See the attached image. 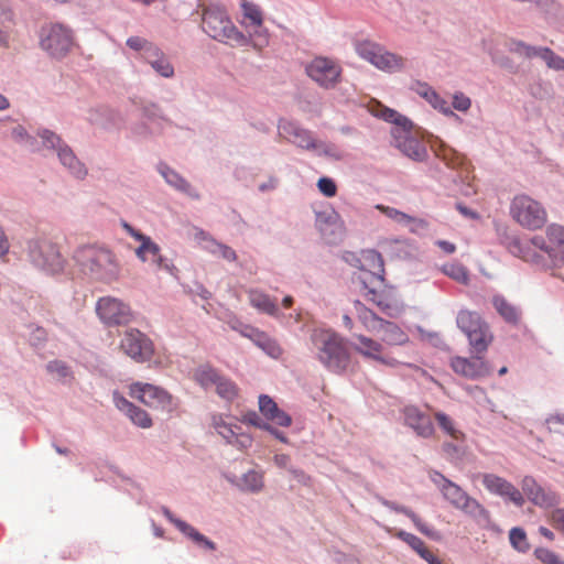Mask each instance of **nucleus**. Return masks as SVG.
I'll return each mask as SVG.
<instances>
[{"mask_svg":"<svg viewBox=\"0 0 564 564\" xmlns=\"http://www.w3.org/2000/svg\"><path fill=\"white\" fill-rule=\"evenodd\" d=\"M509 541L511 546L519 553H527L531 547L527 533L522 528H512L509 531Z\"/></svg>","mask_w":564,"mask_h":564,"instance_id":"39","label":"nucleus"},{"mask_svg":"<svg viewBox=\"0 0 564 564\" xmlns=\"http://www.w3.org/2000/svg\"><path fill=\"white\" fill-rule=\"evenodd\" d=\"M370 112L378 118L394 123L391 128L393 145L405 156L414 161L425 160L427 156L426 145L405 117L380 102L371 105Z\"/></svg>","mask_w":564,"mask_h":564,"instance_id":"2","label":"nucleus"},{"mask_svg":"<svg viewBox=\"0 0 564 564\" xmlns=\"http://www.w3.org/2000/svg\"><path fill=\"white\" fill-rule=\"evenodd\" d=\"M456 324L467 336L471 352H486L494 337L488 324L478 313L469 310H460L456 317Z\"/></svg>","mask_w":564,"mask_h":564,"instance_id":"8","label":"nucleus"},{"mask_svg":"<svg viewBox=\"0 0 564 564\" xmlns=\"http://www.w3.org/2000/svg\"><path fill=\"white\" fill-rule=\"evenodd\" d=\"M383 505L390 509H392L393 511L395 512H400V513H403L405 514L408 518L411 519V521L413 522V524L415 525V528L424 535L429 536V538H435L436 535V532L430 527L427 525L425 522H423L421 520L420 517H417L412 510H410L409 508L406 507H403V506H399V505H395L394 502H391V501H383Z\"/></svg>","mask_w":564,"mask_h":564,"instance_id":"29","label":"nucleus"},{"mask_svg":"<svg viewBox=\"0 0 564 564\" xmlns=\"http://www.w3.org/2000/svg\"><path fill=\"white\" fill-rule=\"evenodd\" d=\"M129 394L152 409L171 412L174 408L172 395L164 389L150 383H132L129 388Z\"/></svg>","mask_w":564,"mask_h":564,"instance_id":"13","label":"nucleus"},{"mask_svg":"<svg viewBox=\"0 0 564 564\" xmlns=\"http://www.w3.org/2000/svg\"><path fill=\"white\" fill-rule=\"evenodd\" d=\"M442 448L449 459H458L463 454L462 447L453 443H444Z\"/></svg>","mask_w":564,"mask_h":564,"instance_id":"62","label":"nucleus"},{"mask_svg":"<svg viewBox=\"0 0 564 564\" xmlns=\"http://www.w3.org/2000/svg\"><path fill=\"white\" fill-rule=\"evenodd\" d=\"M164 54L161 52V50L155 46L153 43L148 47V50L144 52L142 57L150 64H154L158 59L163 57Z\"/></svg>","mask_w":564,"mask_h":564,"instance_id":"61","label":"nucleus"},{"mask_svg":"<svg viewBox=\"0 0 564 564\" xmlns=\"http://www.w3.org/2000/svg\"><path fill=\"white\" fill-rule=\"evenodd\" d=\"M46 369L48 372L55 375L59 379L70 376V370L67 365L61 360H54L47 364Z\"/></svg>","mask_w":564,"mask_h":564,"instance_id":"52","label":"nucleus"},{"mask_svg":"<svg viewBox=\"0 0 564 564\" xmlns=\"http://www.w3.org/2000/svg\"><path fill=\"white\" fill-rule=\"evenodd\" d=\"M507 248L514 257L547 269L564 264V227L550 225L545 236L538 235L530 240L510 237Z\"/></svg>","mask_w":564,"mask_h":564,"instance_id":"1","label":"nucleus"},{"mask_svg":"<svg viewBox=\"0 0 564 564\" xmlns=\"http://www.w3.org/2000/svg\"><path fill=\"white\" fill-rule=\"evenodd\" d=\"M318 360L329 370L343 373L350 364L344 339L332 330L315 329L311 336Z\"/></svg>","mask_w":564,"mask_h":564,"instance_id":"4","label":"nucleus"},{"mask_svg":"<svg viewBox=\"0 0 564 564\" xmlns=\"http://www.w3.org/2000/svg\"><path fill=\"white\" fill-rule=\"evenodd\" d=\"M250 304L259 311L269 315H275L278 312L276 303L268 295L257 290L248 293Z\"/></svg>","mask_w":564,"mask_h":564,"instance_id":"32","label":"nucleus"},{"mask_svg":"<svg viewBox=\"0 0 564 564\" xmlns=\"http://www.w3.org/2000/svg\"><path fill=\"white\" fill-rule=\"evenodd\" d=\"M497 312L509 323H517L520 318L519 310L509 303L503 296L497 295L492 299Z\"/></svg>","mask_w":564,"mask_h":564,"instance_id":"35","label":"nucleus"},{"mask_svg":"<svg viewBox=\"0 0 564 564\" xmlns=\"http://www.w3.org/2000/svg\"><path fill=\"white\" fill-rule=\"evenodd\" d=\"M241 9H242V12H243V17L248 20H250V22L256 25V26H262V23H263V15H262V11L260 10V8L252 3V2H249L247 0H241Z\"/></svg>","mask_w":564,"mask_h":564,"instance_id":"44","label":"nucleus"},{"mask_svg":"<svg viewBox=\"0 0 564 564\" xmlns=\"http://www.w3.org/2000/svg\"><path fill=\"white\" fill-rule=\"evenodd\" d=\"M405 423L421 437H431L434 434V425L430 415L421 412L415 406H408L404 410Z\"/></svg>","mask_w":564,"mask_h":564,"instance_id":"21","label":"nucleus"},{"mask_svg":"<svg viewBox=\"0 0 564 564\" xmlns=\"http://www.w3.org/2000/svg\"><path fill=\"white\" fill-rule=\"evenodd\" d=\"M315 226L323 235L334 234L340 228V216L333 208H327L316 213Z\"/></svg>","mask_w":564,"mask_h":564,"instance_id":"27","label":"nucleus"},{"mask_svg":"<svg viewBox=\"0 0 564 564\" xmlns=\"http://www.w3.org/2000/svg\"><path fill=\"white\" fill-rule=\"evenodd\" d=\"M214 388L217 394L227 401H232L238 397L239 389L237 384L231 379L223 375Z\"/></svg>","mask_w":564,"mask_h":564,"instance_id":"38","label":"nucleus"},{"mask_svg":"<svg viewBox=\"0 0 564 564\" xmlns=\"http://www.w3.org/2000/svg\"><path fill=\"white\" fill-rule=\"evenodd\" d=\"M73 43L72 31L63 24L52 23L41 29L40 45L53 57H64Z\"/></svg>","mask_w":564,"mask_h":564,"instance_id":"11","label":"nucleus"},{"mask_svg":"<svg viewBox=\"0 0 564 564\" xmlns=\"http://www.w3.org/2000/svg\"><path fill=\"white\" fill-rule=\"evenodd\" d=\"M135 254L143 262L148 260L156 262L160 260V247L150 237H147L135 249Z\"/></svg>","mask_w":564,"mask_h":564,"instance_id":"37","label":"nucleus"},{"mask_svg":"<svg viewBox=\"0 0 564 564\" xmlns=\"http://www.w3.org/2000/svg\"><path fill=\"white\" fill-rule=\"evenodd\" d=\"M423 97L432 105L433 108L437 109L444 115L455 116L453 110L449 108L447 101L444 98H442L435 90H425Z\"/></svg>","mask_w":564,"mask_h":564,"instance_id":"43","label":"nucleus"},{"mask_svg":"<svg viewBox=\"0 0 564 564\" xmlns=\"http://www.w3.org/2000/svg\"><path fill=\"white\" fill-rule=\"evenodd\" d=\"M357 53L377 68L384 72H397L403 67V58L386 51L382 46L370 41L360 42Z\"/></svg>","mask_w":564,"mask_h":564,"instance_id":"12","label":"nucleus"},{"mask_svg":"<svg viewBox=\"0 0 564 564\" xmlns=\"http://www.w3.org/2000/svg\"><path fill=\"white\" fill-rule=\"evenodd\" d=\"M113 402L116 406L132 421L133 424L142 429H149L152 425V420L147 411L135 406L117 392L113 393Z\"/></svg>","mask_w":564,"mask_h":564,"instance_id":"22","label":"nucleus"},{"mask_svg":"<svg viewBox=\"0 0 564 564\" xmlns=\"http://www.w3.org/2000/svg\"><path fill=\"white\" fill-rule=\"evenodd\" d=\"M533 555L543 564H563L558 555L546 547H536L533 552Z\"/></svg>","mask_w":564,"mask_h":564,"instance_id":"51","label":"nucleus"},{"mask_svg":"<svg viewBox=\"0 0 564 564\" xmlns=\"http://www.w3.org/2000/svg\"><path fill=\"white\" fill-rule=\"evenodd\" d=\"M161 174L170 185L174 186L178 191L185 193L189 192V183L186 180H184L181 175H178L175 171L164 166L161 169Z\"/></svg>","mask_w":564,"mask_h":564,"instance_id":"41","label":"nucleus"},{"mask_svg":"<svg viewBox=\"0 0 564 564\" xmlns=\"http://www.w3.org/2000/svg\"><path fill=\"white\" fill-rule=\"evenodd\" d=\"M75 260L85 274L102 281L113 282L118 280L121 271L116 254L104 247L84 246L76 250Z\"/></svg>","mask_w":564,"mask_h":564,"instance_id":"3","label":"nucleus"},{"mask_svg":"<svg viewBox=\"0 0 564 564\" xmlns=\"http://www.w3.org/2000/svg\"><path fill=\"white\" fill-rule=\"evenodd\" d=\"M359 262L361 272L358 275V280L366 291V299L376 303L382 311H387L390 305L376 290V288L383 283L384 264L381 254L372 249L364 250L360 254Z\"/></svg>","mask_w":564,"mask_h":564,"instance_id":"7","label":"nucleus"},{"mask_svg":"<svg viewBox=\"0 0 564 564\" xmlns=\"http://www.w3.org/2000/svg\"><path fill=\"white\" fill-rule=\"evenodd\" d=\"M431 480L437 486L444 499L452 507L463 511L465 514L474 518L479 522H488L490 519L488 510L479 503L478 500L470 497L457 484L447 479L438 471H432Z\"/></svg>","mask_w":564,"mask_h":564,"instance_id":"6","label":"nucleus"},{"mask_svg":"<svg viewBox=\"0 0 564 564\" xmlns=\"http://www.w3.org/2000/svg\"><path fill=\"white\" fill-rule=\"evenodd\" d=\"M253 344L271 358L278 359L283 354V349L278 344V341L262 330H260V333L254 336Z\"/></svg>","mask_w":564,"mask_h":564,"instance_id":"33","label":"nucleus"},{"mask_svg":"<svg viewBox=\"0 0 564 564\" xmlns=\"http://www.w3.org/2000/svg\"><path fill=\"white\" fill-rule=\"evenodd\" d=\"M376 209H378L383 215H386L387 217L393 219L397 223L408 224V223H411L413 220V218L411 216H409L405 213L400 212V210H398V209H395L393 207H389V206H384V205L378 204V205H376Z\"/></svg>","mask_w":564,"mask_h":564,"instance_id":"49","label":"nucleus"},{"mask_svg":"<svg viewBox=\"0 0 564 564\" xmlns=\"http://www.w3.org/2000/svg\"><path fill=\"white\" fill-rule=\"evenodd\" d=\"M436 154L445 162L447 166L453 169L463 165L465 160L460 153L447 147L441 148Z\"/></svg>","mask_w":564,"mask_h":564,"instance_id":"47","label":"nucleus"},{"mask_svg":"<svg viewBox=\"0 0 564 564\" xmlns=\"http://www.w3.org/2000/svg\"><path fill=\"white\" fill-rule=\"evenodd\" d=\"M532 503L540 508H552L560 503V496L550 489L541 487L535 497H532Z\"/></svg>","mask_w":564,"mask_h":564,"instance_id":"40","label":"nucleus"},{"mask_svg":"<svg viewBox=\"0 0 564 564\" xmlns=\"http://www.w3.org/2000/svg\"><path fill=\"white\" fill-rule=\"evenodd\" d=\"M521 487L530 501H532V497H535V495L541 489V486L531 476H525L522 479Z\"/></svg>","mask_w":564,"mask_h":564,"instance_id":"54","label":"nucleus"},{"mask_svg":"<svg viewBox=\"0 0 564 564\" xmlns=\"http://www.w3.org/2000/svg\"><path fill=\"white\" fill-rule=\"evenodd\" d=\"M356 312L358 314V318L362 323V325L369 332H377L379 326L382 324L384 319L378 317L373 312L368 310L361 302L356 301L354 303Z\"/></svg>","mask_w":564,"mask_h":564,"instance_id":"34","label":"nucleus"},{"mask_svg":"<svg viewBox=\"0 0 564 564\" xmlns=\"http://www.w3.org/2000/svg\"><path fill=\"white\" fill-rule=\"evenodd\" d=\"M96 312L99 318L109 326L128 324L132 318L129 305L111 296L99 299Z\"/></svg>","mask_w":564,"mask_h":564,"instance_id":"16","label":"nucleus"},{"mask_svg":"<svg viewBox=\"0 0 564 564\" xmlns=\"http://www.w3.org/2000/svg\"><path fill=\"white\" fill-rule=\"evenodd\" d=\"M163 513L184 535L189 538L198 546L208 549L210 551L216 550V544L213 541H210L208 538H206L205 535L199 533L191 524L186 523L185 521L174 518L172 512L169 509L164 508Z\"/></svg>","mask_w":564,"mask_h":564,"instance_id":"25","label":"nucleus"},{"mask_svg":"<svg viewBox=\"0 0 564 564\" xmlns=\"http://www.w3.org/2000/svg\"><path fill=\"white\" fill-rule=\"evenodd\" d=\"M443 272L459 283L467 284L469 281L468 271L462 264H458V263L445 264L443 267Z\"/></svg>","mask_w":564,"mask_h":564,"instance_id":"45","label":"nucleus"},{"mask_svg":"<svg viewBox=\"0 0 564 564\" xmlns=\"http://www.w3.org/2000/svg\"><path fill=\"white\" fill-rule=\"evenodd\" d=\"M57 155L61 163L69 170V172L77 178H84L87 175L85 165L79 162L72 149L63 144L57 150Z\"/></svg>","mask_w":564,"mask_h":564,"instance_id":"26","label":"nucleus"},{"mask_svg":"<svg viewBox=\"0 0 564 564\" xmlns=\"http://www.w3.org/2000/svg\"><path fill=\"white\" fill-rule=\"evenodd\" d=\"M120 349L137 362H145L154 354L151 339L135 328H129L124 332L120 341Z\"/></svg>","mask_w":564,"mask_h":564,"instance_id":"15","label":"nucleus"},{"mask_svg":"<svg viewBox=\"0 0 564 564\" xmlns=\"http://www.w3.org/2000/svg\"><path fill=\"white\" fill-rule=\"evenodd\" d=\"M306 74L323 88H333L340 80L343 69L334 59L315 57L306 65Z\"/></svg>","mask_w":564,"mask_h":564,"instance_id":"14","label":"nucleus"},{"mask_svg":"<svg viewBox=\"0 0 564 564\" xmlns=\"http://www.w3.org/2000/svg\"><path fill=\"white\" fill-rule=\"evenodd\" d=\"M538 57L543 59L550 68H553L555 70H563L564 69V58L561 57L560 55H556L549 47H541V48H539V56Z\"/></svg>","mask_w":564,"mask_h":564,"instance_id":"46","label":"nucleus"},{"mask_svg":"<svg viewBox=\"0 0 564 564\" xmlns=\"http://www.w3.org/2000/svg\"><path fill=\"white\" fill-rule=\"evenodd\" d=\"M220 377L221 373L209 365L199 366L194 371V380L205 390L215 387Z\"/></svg>","mask_w":564,"mask_h":564,"instance_id":"31","label":"nucleus"},{"mask_svg":"<svg viewBox=\"0 0 564 564\" xmlns=\"http://www.w3.org/2000/svg\"><path fill=\"white\" fill-rule=\"evenodd\" d=\"M152 43L148 40L140 36H131L127 40V45L134 51H139L144 54V52L150 47Z\"/></svg>","mask_w":564,"mask_h":564,"instance_id":"58","label":"nucleus"},{"mask_svg":"<svg viewBox=\"0 0 564 564\" xmlns=\"http://www.w3.org/2000/svg\"><path fill=\"white\" fill-rule=\"evenodd\" d=\"M278 131L280 137L305 150L316 149V140L312 132L302 128L294 121L282 119L279 121Z\"/></svg>","mask_w":564,"mask_h":564,"instance_id":"18","label":"nucleus"},{"mask_svg":"<svg viewBox=\"0 0 564 564\" xmlns=\"http://www.w3.org/2000/svg\"><path fill=\"white\" fill-rule=\"evenodd\" d=\"M471 106V100L469 97L464 95L463 93H456L453 96V108L458 111H467Z\"/></svg>","mask_w":564,"mask_h":564,"instance_id":"57","label":"nucleus"},{"mask_svg":"<svg viewBox=\"0 0 564 564\" xmlns=\"http://www.w3.org/2000/svg\"><path fill=\"white\" fill-rule=\"evenodd\" d=\"M394 536L406 543L420 556L427 550L423 540L412 533L399 530L394 533Z\"/></svg>","mask_w":564,"mask_h":564,"instance_id":"42","label":"nucleus"},{"mask_svg":"<svg viewBox=\"0 0 564 564\" xmlns=\"http://www.w3.org/2000/svg\"><path fill=\"white\" fill-rule=\"evenodd\" d=\"M382 332V341L390 346H402L409 341V336L394 323L383 321L378 330Z\"/></svg>","mask_w":564,"mask_h":564,"instance_id":"28","label":"nucleus"},{"mask_svg":"<svg viewBox=\"0 0 564 564\" xmlns=\"http://www.w3.org/2000/svg\"><path fill=\"white\" fill-rule=\"evenodd\" d=\"M243 423H248L250 425L263 429V430H271V425L263 422L262 419L254 412H248L242 416L241 420Z\"/></svg>","mask_w":564,"mask_h":564,"instance_id":"59","label":"nucleus"},{"mask_svg":"<svg viewBox=\"0 0 564 564\" xmlns=\"http://www.w3.org/2000/svg\"><path fill=\"white\" fill-rule=\"evenodd\" d=\"M356 339L357 343L352 345V348L362 357L378 361L388 367H395L399 365L397 359L392 357H386L383 355L384 347L381 343L364 335H357Z\"/></svg>","mask_w":564,"mask_h":564,"instance_id":"19","label":"nucleus"},{"mask_svg":"<svg viewBox=\"0 0 564 564\" xmlns=\"http://www.w3.org/2000/svg\"><path fill=\"white\" fill-rule=\"evenodd\" d=\"M241 327L239 329V334L246 338H249L252 343L254 341V336L260 333V329L250 326V325H243L239 324Z\"/></svg>","mask_w":564,"mask_h":564,"instance_id":"64","label":"nucleus"},{"mask_svg":"<svg viewBox=\"0 0 564 564\" xmlns=\"http://www.w3.org/2000/svg\"><path fill=\"white\" fill-rule=\"evenodd\" d=\"M0 22L2 24L13 22V13L7 0H0Z\"/></svg>","mask_w":564,"mask_h":564,"instance_id":"63","label":"nucleus"},{"mask_svg":"<svg viewBox=\"0 0 564 564\" xmlns=\"http://www.w3.org/2000/svg\"><path fill=\"white\" fill-rule=\"evenodd\" d=\"M317 187L326 197H334L337 193V185L329 177H321L317 182Z\"/></svg>","mask_w":564,"mask_h":564,"instance_id":"55","label":"nucleus"},{"mask_svg":"<svg viewBox=\"0 0 564 564\" xmlns=\"http://www.w3.org/2000/svg\"><path fill=\"white\" fill-rule=\"evenodd\" d=\"M510 215L517 224L529 230L541 229L547 220V213L542 204L525 194L514 196Z\"/></svg>","mask_w":564,"mask_h":564,"instance_id":"9","label":"nucleus"},{"mask_svg":"<svg viewBox=\"0 0 564 564\" xmlns=\"http://www.w3.org/2000/svg\"><path fill=\"white\" fill-rule=\"evenodd\" d=\"M481 354L471 358L455 356L451 359L453 371L468 379L484 378L491 372L489 365L482 359Z\"/></svg>","mask_w":564,"mask_h":564,"instance_id":"17","label":"nucleus"},{"mask_svg":"<svg viewBox=\"0 0 564 564\" xmlns=\"http://www.w3.org/2000/svg\"><path fill=\"white\" fill-rule=\"evenodd\" d=\"M539 48L540 47H535V46H531V45H528L521 41H513L511 44H510V51L520 55V56H523L525 58H533V57H538L539 56Z\"/></svg>","mask_w":564,"mask_h":564,"instance_id":"50","label":"nucleus"},{"mask_svg":"<svg viewBox=\"0 0 564 564\" xmlns=\"http://www.w3.org/2000/svg\"><path fill=\"white\" fill-rule=\"evenodd\" d=\"M202 28L212 39L225 44L243 46L248 43L247 36L236 28L227 12L218 6H208L203 9Z\"/></svg>","mask_w":564,"mask_h":564,"instance_id":"5","label":"nucleus"},{"mask_svg":"<svg viewBox=\"0 0 564 564\" xmlns=\"http://www.w3.org/2000/svg\"><path fill=\"white\" fill-rule=\"evenodd\" d=\"M151 66L156 73H159L163 77L169 78L174 75V68L165 55L156 62H154V64H152Z\"/></svg>","mask_w":564,"mask_h":564,"instance_id":"53","label":"nucleus"},{"mask_svg":"<svg viewBox=\"0 0 564 564\" xmlns=\"http://www.w3.org/2000/svg\"><path fill=\"white\" fill-rule=\"evenodd\" d=\"M434 417L438 426L453 440L462 442L465 440V434L456 427L454 420L446 413L436 412Z\"/></svg>","mask_w":564,"mask_h":564,"instance_id":"36","label":"nucleus"},{"mask_svg":"<svg viewBox=\"0 0 564 564\" xmlns=\"http://www.w3.org/2000/svg\"><path fill=\"white\" fill-rule=\"evenodd\" d=\"M242 487L252 492L260 491L263 487V476L254 470L246 473L242 477Z\"/></svg>","mask_w":564,"mask_h":564,"instance_id":"48","label":"nucleus"},{"mask_svg":"<svg viewBox=\"0 0 564 564\" xmlns=\"http://www.w3.org/2000/svg\"><path fill=\"white\" fill-rule=\"evenodd\" d=\"M259 410L262 415L280 426H290L292 419L284 411L280 410L278 404L267 394L259 397Z\"/></svg>","mask_w":564,"mask_h":564,"instance_id":"23","label":"nucleus"},{"mask_svg":"<svg viewBox=\"0 0 564 564\" xmlns=\"http://www.w3.org/2000/svg\"><path fill=\"white\" fill-rule=\"evenodd\" d=\"M197 238L205 242L204 248L214 254H218L225 260L234 261L236 260V252L230 247L226 245H221L210 238L203 230L198 231Z\"/></svg>","mask_w":564,"mask_h":564,"instance_id":"30","label":"nucleus"},{"mask_svg":"<svg viewBox=\"0 0 564 564\" xmlns=\"http://www.w3.org/2000/svg\"><path fill=\"white\" fill-rule=\"evenodd\" d=\"M40 138L43 140V143L47 148L59 149L62 147V139L54 132L50 130H43L39 133Z\"/></svg>","mask_w":564,"mask_h":564,"instance_id":"56","label":"nucleus"},{"mask_svg":"<svg viewBox=\"0 0 564 564\" xmlns=\"http://www.w3.org/2000/svg\"><path fill=\"white\" fill-rule=\"evenodd\" d=\"M28 253L34 265L50 273H56L64 268V258L58 247L47 238H37L28 242Z\"/></svg>","mask_w":564,"mask_h":564,"instance_id":"10","label":"nucleus"},{"mask_svg":"<svg viewBox=\"0 0 564 564\" xmlns=\"http://www.w3.org/2000/svg\"><path fill=\"white\" fill-rule=\"evenodd\" d=\"M482 485L491 494L508 498L517 507L524 505V498L520 490L502 477L494 474L482 475Z\"/></svg>","mask_w":564,"mask_h":564,"instance_id":"20","label":"nucleus"},{"mask_svg":"<svg viewBox=\"0 0 564 564\" xmlns=\"http://www.w3.org/2000/svg\"><path fill=\"white\" fill-rule=\"evenodd\" d=\"M551 524L556 529L564 533V509L557 508L554 509L549 517Z\"/></svg>","mask_w":564,"mask_h":564,"instance_id":"60","label":"nucleus"},{"mask_svg":"<svg viewBox=\"0 0 564 564\" xmlns=\"http://www.w3.org/2000/svg\"><path fill=\"white\" fill-rule=\"evenodd\" d=\"M213 426L229 444H239L241 447H248L251 444V438L249 436L239 434L237 432L239 427L237 425L226 423L221 415L213 416Z\"/></svg>","mask_w":564,"mask_h":564,"instance_id":"24","label":"nucleus"}]
</instances>
